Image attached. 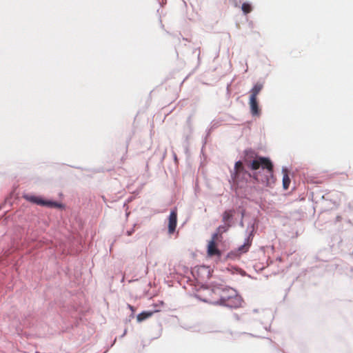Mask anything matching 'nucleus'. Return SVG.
I'll return each mask as SVG.
<instances>
[{"label": "nucleus", "mask_w": 353, "mask_h": 353, "mask_svg": "<svg viewBox=\"0 0 353 353\" xmlns=\"http://www.w3.org/2000/svg\"><path fill=\"white\" fill-rule=\"evenodd\" d=\"M23 197L26 198L27 200H28V201H31V202H32L34 203H36L37 205H42V206H48V207H50V208H59L61 206V205L59 204L57 202L50 201H46V200H44L42 198L39 197V196H23Z\"/></svg>", "instance_id": "obj_5"}, {"label": "nucleus", "mask_w": 353, "mask_h": 353, "mask_svg": "<svg viewBox=\"0 0 353 353\" xmlns=\"http://www.w3.org/2000/svg\"><path fill=\"white\" fill-rule=\"evenodd\" d=\"M220 292L219 285H213L201 289L199 292L197 297L203 302L212 305H218V303L220 302Z\"/></svg>", "instance_id": "obj_2"}, {"label": "nucleus", "mask_w": 353, "mask_h": 353, "mask_svg": "<svg viewBox=\"0 0 353 353\" xmlns=\"http://www.w3.org/2000/svg\"><path fill=\"white\" fill-rule=\"evenodd\" d=\"M241 9L245 14H247L252 12V6L248 3H243L241 6Z\"/></svg>", "instance_id": "obj_15"}, {"label": "nucleus", "mask_w": 353, "mask_h": 353, "mask_svg": "<svg viewBox=\"0 0 353 353\" xmlns=\"http://www.w3.org/2000/svg\"><path fill=\"white\" fill-rule=\"evenodd\" d=\"M249 153L254 154V152L251 150L245 151L246 157L245 161L248 166L252 170H257L261 168L262 170L265 171V178L261 179V181L268 186L274 183L275 178L274 176L273 164L270 159L256 156L254 159L249 160Z\"/></svg>", "instance_id": "obj_1"}, {"label": "nucleus", "mask_w": 353, "mask_h": 353, "mask_svg": "<svg viewBox=\"0 0 353 353\" xmlns=\"http://www.w3.org/2000/svg\"><path fill=\"white\" fill-rule=\"evenodd\" d=\"M126 332H127V330H125L123 335H125L126 334Z\"/></svg>", "instance_id": "obj_20"}, {"label": "nucleus", "mask_w": 353, "mask_h": 353, "mask_svg": "<svg viewBox=\"0 0 353 353\" xmlns=\"http://www.w3.org/2000/svg\"><path fill=\"white\" fill-rule=\"evenodd\" d=\"M248 245L246 244H244V245L240 246L237 251L230 252L228 254V257L234 259V258L239 256V254H241V253L246 252L248 251Z\"/></svg>", "instance_id": "obj_10"}, {"label": "nucleus", "mask_w": 353, "mask_h": 353, "mask_svg": "<svg viewBox=\"0 0 353 353\" xmlns=\"http://www.w3.org/2000/svg\"><path fill=\"white\" fill-rule=\"evenodd\" d=\"M233 210H226L223 214V221L225 223H228V222L232 219L233 216Z\"/></svg>", "instance_id": "obj_14"}, {"label": "nucleus", "mask_w": 353, "mask_h": 353, "mask_svg": "<svg viewBox=\"0 0 353 353\" xmlns=\"http://www.w3.org/2000/svg\"><path fill=\"white\" fill-rule=\"evenodd\" d=\"M243 300L235 291L234 296H232L228 300L225 302L223 306L229 307H239L242 305Z\"/></svg>", "instance_id": "obj_7"}, {"label": "nucleus", "mask_w": 353, "mask_h": 353, "mask_svg": "<svg viewBox=\"0 0 353 353\" xmlns=\"http://www.w3.org/2000/svg\"><path fill=\"white\" fill-rule=\"evenodd\" d=\"M177 225V213L176 210L171 211L168 218V233L172 234Z\"/></svg>", "instance_id": "obj_8"}, {"label": "nucleus", "mask_w": 353, "mask_h": 353, "mask_svg": "<svg viewBox=\"0 0 353 353\" xmlns=\"http://www.w3.org/2000/svg\"><path fill=\"white\" fill-rule=\"evenodd\" d=\"M128 307L132 311V314H134V313L135 312L134 307L130 304L128 305Z\"/></svg>", "instance_id": "obj_17"}, {"label": "nucleus", "mask_w": 353, "mask_h": 353, "mask_svg": "<svg viewBox=\"0 0 353 353\" xmlns=\"http://www.w3.org/2000/svg\"><path fill=\"white\" fill-rule=\"evenodd\" d=\"M230 227V223H225L224 225H220L217 228V232H216L219 234V236H221L222 233L225 232Z\"/></svg>", "instance_id": "obj_16"}, {"label": "nucleus", "mask_w": 353, "mask_h": 353, "mask_svg": "<svg viewBox=\"0 0 353 353\" xmlns=\"http://www.w3.org/2000/svg\"><path fill=\"white\" fill-rule=\"evenodd\" d=\"M219 239V234L214 233L212 236V239L209 241L207 248V254L209 256H216L220 258L221 252L218 249L216 241Z\"/></svg>", "instance_id": "obj_4"}, {"label": "nucleus", "mask_w": 353, "mask_h": 353, "mask_svg": "<svg viewBox=\"0 0 353 353\" xmlns=\"http://www.w3.org/2000/svg\"><path fill=\"white\" fill-rule=\"evenodd\" d=\"M133 232H134V230H129V231H128V232H127V235H128V236H130V235H132V234L133 233Z\"/></svg>", "instance_id": "obj_18"}, {"label": "nucleus", "mask_w": 353, "mask_h": 353, "mask_svg": "<svg viewBox=\"0 0 353 353\" xmlns=\"http://www.w3.org/2000/svg\"><path fill=\"white\" fill-rule=\"evenodd\" d=\"M247 176H250V174L245 169L242 162H236L234 172L232 174L234 183L239 184L240 181L246 179Z\"/></svg>", "instance_id": "obj_3"}, {"label": "nucleus", "mask_w": 353, "mask_h": 353, "mask_svg": "<svg viewBox=\"0 0 353 353\" xmlns=\"http://www.w3.org/2000/svg\"><path fill=\"white\" fill-rule=\"evenodd\" d=\"M283 186L285 190H287V189H288L290 183V179L288 176L286 169H283Z\"/></svg>", "instance_id": "obj_13"}, {"label": "nucleus", "mask_w": 353, "mask_h": 353, "mask_svg": "<svg viewBox=\"0 0 353 353\" xmlns=\"http://www.w3.org/2000/svg\"><path fill=\"white\" fill-rule=\"evenodd\" d=\"M263 88V85L261 83H256L250 90V97L257 99V95L260 93Z\"/></svg>", "instance_id": "obj_11"}, {"label": "nucleus", "mask_w": 353, "mask_h": 353, "mask_svg": "<svg viewBox=\"0 0 353 353\" xmlns=\"http://www.w3.org/2000/svg\"><path fill=\"white\" fill-rule=\"evenodd\" d=\"M254 179H255L256 180H257V181H259V175H258V174H257V173H256V174H255V175H254Z\"/></svg>", "instance_id": "obj_19"}, {"label": "nucleus", "mask_w": 353, "mask_h": 353, "mask_svg": "<svg viewBox=\"0 0 353 353\" xmlns=\"http://www.w3.org/2000/svg\"><path fill=\"white\" fill-rule=\"evenodd\" d=\"M220 289V302L218 303V305H223L225 302L230 298L232 296H234L235 290L232 288H224L222 285H219Z\"/></svg>", "instance_id": "obj_6"}, {"label": "nucleus", "mask_w": 353, "mask_h": 353, "mask_svg": "<svg viewBox=\"0 0 353 353\" xmlns=\"http://www.w3.org/2000/svg\"><path fill=\"white\" fill-rule=\"evenodd\" d=\"M249 104L252 116H259L261 114V110L259 108L257 99L250 97Z\"/></svg>", "instance_id": "obj_9"}, {"label": "nucleus", "mask_w": 353, "mask_h": 353, "mask_svg": "<svg viewBox=\"0 0 353 353\" xmlns=\"http://www.w3.org/2000/svg\"><path fill=\"white\" fill-rule=\"evenodd\" d=\"M154 312L153 311H144L141 313L139 314L137 316V320L138 322H141L150 317H151Z\"/></svg>", "instance_id": "obj_12"}]
</instances>
